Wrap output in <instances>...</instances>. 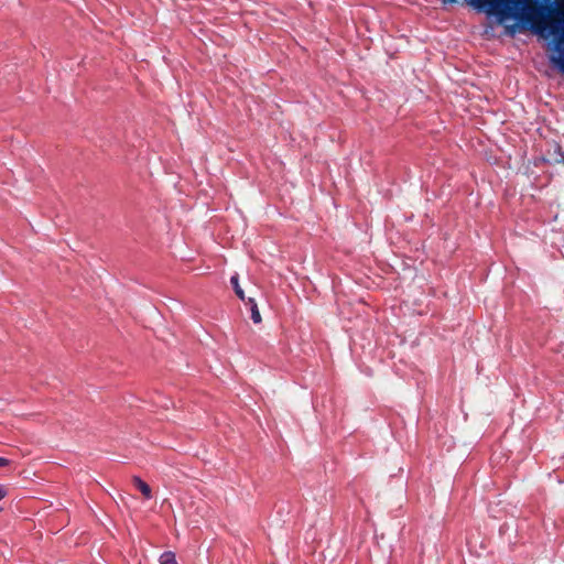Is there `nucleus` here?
<instances>
[{
  "label": "nucleus",
  "instance_id": "obj_1",
  "mask_svg": "<svg viewBox=\"0 0 564 564\" xmlns=\"http://www.w3.org/2000/svg\"><path fill=\"white\" fill-rule=\"evenodd\" d=\"M457 1L442 0L444 4ZM468 3L479 11L497 15L501 22L514 18L529 23L536 33H542L549 28L552 34H560L555 44L558 54L552 56L551 61L564 73V0L555 1L557 9L553 13L560 17L558 20L543 15L545 8L535 7L531 0H468Z\"/></svg>",
  "mask_w": 564,
  "mask_h": 564
},
{
  "label": "nucleus",
  "instance_id": "obj_2",
  "mask_svg": "<svg viewBox=\"0 0 564 564\" xmlns=\"http://www.w3.org/2000/svg\"><path fill=\"white\" fill-rule=\"evenodd\" d=\"M132 482L141 491L145 499L152 498V490L150 486L145 481H143L139 476H133Z\"/></svg>",
  "mask_w": 564,
  "mask_h": 564
},
{
  "label": "nucleus",
  "instance_id": "obj_3",
  "mask_svg": "<svg viewBox=\"0 0 564 564\" xmlns=\"http://www.w3.org/2000/svg\"><path fill=\"white\" fill-rule=\"evenodd\" d=\"M247 305L250 306V312H251V319L254 324H259L261 323L262 318H261V314L258 310V306H257V303L254 301V299L252 297H248V300L245 301Z\"/></svg>",
  "mask_w": 564,
  "mask_h": 564
},
{
  "label": "nucleus",
  "instance_id": "obj_4",
  "mask_svg": "<svg viewBox=\"0 0 564 564\" xmlns=\"http://www.w3.org/2000/svg\"><path fill=\"white\" fill-rule=\"evenodd\" d=\"M230 283L235 290V293L236 295L242 300V301H246V297H245V293H243V290L241 289L240 284H239V276L238 274H235L230 278Z\"/></svg>",
  "mask_w": 564,
  "mask_h": 564
},
{
  "label": "nucleus",
  "instance_id": "obj_5",
  "mask_svg": "<svg viewBox=\"0 0 564 564\" xmlns=\"http://www.w3.org/2000/svg\"><path fill=\"white\" fill-rule=\"evenodd\" d=\"M160 564H177L175 553L166 551L160 556Z\"/></svg>",
  "mask_w": 564,
  "mask_h": 564
},
{
  "label": "nucleus",
  "instance_id": "obj_6",
  "mask_svg": "<svg viewBox=\"0 0 564 564\" xmlns=\"http://www.w3.org/2000/svg\"><path fill=\"white\" fill-rule=\"evenodd\" d=\"M9 464V460L4 457H0V467L7 466Z\"/></svg>",
  "mask_w": 564,
  "mask_h": 564
},
{
  "label": "nucleus",
  "instance_id": "obj_7",
  "mask_svg": "<svg viewBox=\"0 0 564 564\" xmlns=\"http://www.w3.org/2000/svg\"><path fill=\"white\" fill-rule=\"evenodd\" d=\"M6 496V491L2 487H0V500Z\"/></svg>",
  "mask_w": 564,
  "mask_h": 564
}]
</instances>
